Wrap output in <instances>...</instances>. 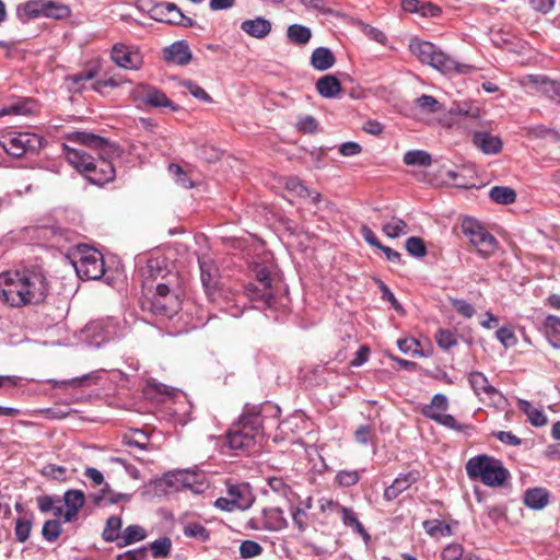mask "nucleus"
Here are the masks:
<instances>
[{
    "mask_svg": "<svg viewBox=\"0 0 560 560\" xmlns=\"http://www.w3.org/2000/svg\"><path fill=\"white\" fill-rule=\"evenodd\" d=\"M66 139L97 154L96 159L82 148L71 147L67 143L62 144V151L69 164L91 184L103 186L115 179L116 170L112 160L120 154L119 147L116 143L85 131L67 133Z\"/></svg>",
    "mask_w": 560,
    "mask_h": 560,
    "instance_id": "1",
    "label": "nucleus"
},
{
    "mask_svg": "<svg viewBox=\"0 0 560 560\" xmlns=\"http://www.w3.org/2000/svg\"><path fill=\"white\" fill-rule=\"evenodd\" d=\"M49 290L47 272L39 265H22L0 273V299L12 307L40 305Z\"/></svg>",
    "mask_w": 560,
    "mask_h": 560,
    "instance_id": "2",
    "label": "nucleus"
},
{
    "mask_svg": "<svg viewBox=\"0 0 560 560\" xmlns=\"http://www.w3.org/2000/svg\"><path fill=\"white\" fill-rule=\"evenodd\" d=\"M409 48L421 62L430 65L442 73L469 74L475 70L470 65L459 63L430 42L413 39Z\"/></svg>",
    "mask_w": 560,
    "mask_h": 560,
    "instance_id": "3",
    "label": "nucleus"
},
{
    "mask_svg": "<svg viewBox=\"0 0 560 560\" xmlns=\"http://www.w3.org/2000/svg\"><path fill=\"white\" fill-rule=\"evenodd\" d=\"M229 446L236 451L250 452L261 440V418L259 411L243 413L228 433Z\"/></svg>",
    "mask_w": 560,
    "mask_h": 560,
    "instance_id": "4",
    "label": "nucleus"
},
{
    "mask_svg": "<svg viewBox=\"0 0 560 560\" xmlns=\"http://www.w3.org/2000/svg\"><path fill=\"white\" fill-rule=\"evenodd\" d=\"M466 471L470 479H478L488 487L501 486L509 477L502 463L487 455L471 457L466 463Z\"/></svg>",
    "mask_w": 560,
    "mask_h": 560,
    "instance_id": "5",
    "label": "nucleus"
},
{
    "mask_svg": "<svg viewBox=\"0 0 560 560\" xmlns=\"http://www.w3.org/2000/svg\"><path fill=\"white\" fill-rule=\"evenodd\" d=\"M460 231L481 257L488 258L495 252L498 245L495 237L478 220L470 217L464 218Z\"/></svg>",
    "mask_w": 560,
    "mask_h": 560,
    "instance_id": "6",
    "label": "nucleus"
},
{
    "mask_svg": "<svg viewBox=\"0 0 560 560\" xmlns=\"http://www.w3.org/2000/svg\"><path fill=\"white\" fill-rule=\"evenodd\" d=\"M142 310L155 316L172 318L180 308V301L177 295L171 294L170 287L159 283L152 298L142 301Z\"/></svg>",
    "mask_w": 560,
    "mask_h": 560,
    "instance_id": "7",
    "label": "nucleus"
},
{
    "mask_svg": "<svg viewBox=\"0 0 560 560\" xmlns=\"http://www.w3.org/2000/svg\"><path fill=\"white\" fill-rule=\"evenodd\" d=\"M447 409V397L444 394H436L430 404L422 408L421 412L425 418L455 431L467 432L471 429L467 424H460L452 415L446 413Z\"/></svg>",
    "mask_w": 560,
    "mask_h": 560,
    "instance_id": "8",
    "label": "nucleus"
},
{
    "mask_svg": "<svg viewBox=\"0 0 560 560\" xmlns=\"http://www.w3.org/2000/svg\"><path fill=\"white\" fill-rule=\"evenodd\" d=\"M77 275L83 280H98L105 273L103 255L93 248H79V259L74 262Z\"/></svg>",
    "mask_w": 560,
    "mask_h": 560,
    "instance_id": "9",
    "label": "nucleus"
},
{
    "mask_svg": "<svg viewBox=\"0 0 560 560\" xmlns=\"http://www.w3.org/2000/svg\"><path fill=\"white\" fill-rule=\"evenodd\" d=\"M43 145V139L33 132H18L3 137L1 147L4 151L14 156L21 158L26 153L36 152Z\"/></svg>",
    "mask_w": 560,
    "mask_h": 560,
    "instance_id": "10",
    "label": "nucleus"
},
{
    "mask_svg": "<svg viewBox=\"0 0 560 560\" xmlns=\"http://www.w3.org/2000/svg\"><path fill=\"white\" fill-rule=\"evenodd\" d=\"M200 268V279L202 287L209 296L213 300L220 284V270L214 260L209 255H201L198 257Z\"/></svg>",
    "mask_w": 560,
    "mask_h": 560,
    "instance_id": "11",
    "label": "nucleus"
},
{
    "mask_svg": "<svg viewBox=\"0 0 560 560\" xmlns=\"http://www.w3.org/2000/svg\"><path fill=\"white\" fill-rule=\"evenodd\" d=\"M133 98L138 106L171 107L173 110L177 108L163 91L148 84H138L133 90Z\"/></svg>",
    "mask_w": 560,
    "mask_h": 560,
    "instance_id": "12",
    "label": "nucleus"
},
{
    "mask_svg": "<svg viewBox=\"0 0 560 560\" xmlns=\"http://www.w3.org/2000/svg\"><path fill=\"white\" fill-rule=\"evenodd\" d=\"M522 84L525 86L532 85L537 92L542 93L549 100L560 103V82L549 80L544 75H526L522 80Z\"/></svg>",
    "mask_w": 560,
    "mask_h": 560,
    "instance_id": "13",
    "label": "nucleus"
},
{
    "mask_svg": "<svg viewBox=\"0 0 560 560\" xmlns=\"http://www.w3.org/2000/svg\"><path fill=\"white\" fill-rule=\"evenodd\" d=\"M110 57L117 66L125 69H138L142 63V57L139 51L122 44H117L113 47Z\"/></svg>",
    "mask_w": 560,
    "mask_h": 560,
    "instance_id": "14",
    "label": "nucleus"
},
{
    "mask_svg": "<svg viewBox=\"0 0 560 560\" xmlns=\"http://www.w3.org/2000/svg\"><path fill=\"white\" fill-rule=\"evenodd\" d=\"M226 494L229 495V500H231L237 509L246 510L248 509L254 498L252 495L250 488L248 483H226Z\"/></svg>",
    "mask_w": 560,
    "mask_h": 560,
    "instance_id": "15",
    "label": "nucleus"
},
{
    "mask_svg": "<svg viewBox=\"0 0 560 560\" xmlns=\"http://www.w3.org/2000/svg\"><path fill=\"white\" fill-rule=\"evenodd\" d=\"M418 480L417 472L400 474L390 486L384 490V499L386 501H393L398 498L399 494L409 489Z\"/></svg>",
    "mask_w": 560,
    "mask_h": 560,
    "instance_id": "16",
    "label": "nucleus"
},
{
    "mask_svg": "<svg viewBox=\"0 0 560 560\" xmlns=\"http://www.w3.org/2000/svg\"><path fill=\"white\" fill-rule=\"evenodd\" d=\"M472 143L485 154H498L502 150V141L498 136L487 131H476L472 135Z\"/></svg>",
    "mask_w": 560,
    "mask_h": 560,
    "instance_id": "17",
    "label": "nucleus"
},
{
    "mask_svg": "<svg viewBox=\"0 0 560 560\" xmlns=\"http://www.w3.org/2000/svg\"><path fill=\"white\" fill-rule=\"evenodd\" d=\"M164 58L168 62L185 66L191 60L192 56L186 42L179 40L165 48Z\"/></svg>",
    "mask_w": 560,
    "mask_h": 560,
    "instance_id": "18",
    "label": "nucleus"
},
{
    "mask_svg": "<svg viewBox=\"0 0 560 560\" xmlns=\"http://www.w3.org/2000/svg\"><path fill=\"white\" fill-rule=\"evenodd\" d=\"M245 294L250 301L260 302L268 308H273L276 299L273 295L272 288H266L265 290L257 283H248L245 287Z\"/></svg>",
    "mask_w": 560,
    "mask_h": 560,
    "instance_id": "19",
    "label": "nucleus"
},
{
    "mask_svg": "<svg viewBox=\"0 0 560 560\" xmlns=\"http://www.w3.org/2000/svg\"><path fill=\"white\" fill-rule=\"evenodd\" d=\"M468 382L475 394L479 397L493 398L499 394L498 389L489 384L488 378L481 372L475 371L469 373Z\"/></svg>",
    "mask_w": 560,
    "mask_h": 560,
    "instance_id": "20",
    "label": "nucleus"
},
{
    "mask_svg": "<svg viewBox=\"0 0 560 560\" xmlns=\"http://www.w3.org/2000/svg\"><path fill=\"white\" fill-rule=\"evenodd\" d=\"M63 501L67 510L63 514L65 522H71L84 505L85 497L81 490H68L63 494Z\"/></svg>",
    "mask_w": 560,
    "mask_h": 560,
    "instance_id": "21",
    "label": "nucleus"
},
{
    "mask_svg": "<svg viewBox=\"0 0 560 560\" xmlns=\"http://www.w3.org/2000/svg\"><path fill=\"white\" fill-rule=\"evenodd\" d=\"M261 514L264 529L281 530L288 526L283 511L280 508H266Z\"/></svg>",
    "mask_w": 560,
    "mask_h": 560,
    "instance_id": "22",
    "label": "nucleus"
},
{
    "mask_svg": "<svg viewBox=\"0 0 560 560\" xmlns=\"http://www.w3.org/2000/svg\"><path fill=\"white\" fill-rule=\"evenodd\" d=\"M241 30L255 38H265L271 32V23L265 18L245 20L241 24Z\"/></svg>",
    "mask_w": 560,
    "mask_h": 560,
    "instance_id": "23",
    "label": "nucleus"
},
{
    "mask_svg": "<svg viewBox=\"0 0 560 560\" xmlns=\"http://www.w3.org/2000/svg\"><path fill=\"white\" fill-rule=\"evenodd\" d=\"M154 14L160 21L168 24H179L184 21L185 15L182 11L171 2H164L154 8Z\"/></svg>",
    "mask_w": 560,
    "mask_h": 560,
    "instance_id": "24",
    "label": "nucleus"
},
{
    "mask_svg": "<svg viewBox=\"0 0 560 560\" xmlns=\"http://www.w3.org/2000/svg\"><path fill=\"white\" fill-rule=\"evenodd\" d=\"M316 90L320 96L332 98L340 93L341 84L335 75L326 74L317 80Z\"/></svg>",
    "mask_w": 560,
    "mask_h": 560,
    "instance_id": "25",
    "label": "nucleus"
},
{
    "mask_svg": "<svg viewBox=\"0 0 560 560\" xmlns=\"http://www.w3.org/2000/svg\"><path fill=\"white\" fill-rule=\"evenodd\" d=\"M335 56L326 47L316 48L311 56V65L318 71H326L335 65Z\"/></svg>",
    "mask_w": 560,
    "mask_h": 560,
    "instance_id": "26",
    "label": "nucleus"
},
{
    "mask_svg": "<svg viewBox=\"0 0 560 560\" xmlns=\"http://www.w3.org/2000/svg\"><path fill=\"white\" fill-rule=\"evenodd\" d=\"M549 502V493L544 488H533L524 493V503L533 510H541Z\"/></svg>",
    "mask_w": 560,
    "mask_h": 560,
    "instance_id": "27",
    "label": "nucleus"
},
{
    "mask_svg": "<svg viewBox=\"0 0 560 560\" xmlns=\"http://www.w3.org/2000/svg\"><path fill=\"white\" fill-rule=\"evenodd\" d=\"M517 407L527 416V420L534 427H542L547 423L548 419L544 411L541 409L535 408L528 400L518 399Z\"/></svg>",
    "mask_w": 560,
    "mask_h": 560,
    "instance_id": "28",
    "label": "nucleus"
},
{
    "mask_svg": "<svg viewBox=\"0 0 560 560\" xmlns=\"http://www.w3.org/2000/svg\"><path fill=\"white\" fill-rule=\"evenodd\" d=\"M98 378L97 373H89L84 374L80 377H73L69 380H48L47 382L51 384V387L54 388H60V387H82L86 386L89 383H96Z\"/></svg>",
    "mask_w": 560,
    "mask_h": 560,
    "instance_id": "29",
    "label": "nucleus"
},
{
    "mask_svg": "<svg viewBox=\"0 0 560 560\" xmlns=\"http://www.w3.org/2000/svg\"><path fill=\"white\" fill-rule=\"evenodd\" d=\"M122 521L119 516H109L106 521L102 538L107 542L119 541Z\"/></svg>",
    "mask_w": 560,
    "mask_h": 560,
    "instance_id": "30",
    "label": "nucleus"
},
{
    "mask_svg": "<svg viewBox=\"0 0 560 560\" xmlns=\"http://www.w3.org/2000/svg\"><path fill=\"white\" fill-rule=\"evenodd\" d=\"M145 536L147 533L143 527L139 525H129L124 530L120 540L117 542V546L120 548L129 546L131 544L143 540Z\"/></svg>",
    "mask_w": 560,
    "mask_h": 560,
    "instance_id": "31",
    "label": "nucleus"
},
{
    "mask_svg": "<svg viewBox=\"0 0 560 560\" xmlns=\"http://www.w3.org/2000/svg\"><path fill=\"white\" fill-rule=\"evenodd\" d=\"M285 188L301 198H312L313 203H317L320 200V194L311 192L298 177L288 178L285 182Z\"/></svg>",
    "mask_w": 560,
    "mask_h": 560,
    "instance_id": "32",
    "label": "nucleus"
},
{
    "mask_svg": "<svg viewBox=\"0 0 560 560\" xmlns=\"http://www.w3.org/2000/svg\"><path fill=\"white\" fill-rule=\"evenodd\" d=\"M287 36L295 45H305L310 42L312 32L304 25L292 24L287 30Z\"/></svg>",
    "mask_w": 560,
    "mask_h": 560,
    "instance_id": "33",
    "label": "nucleus"
},
{
    "mask_svg": "<svg viewBox=\"0 0 560 560\" xmlns=\"http://www.w3.org/2000/svg\"><path fill=\"white\" fill-rule=\"evenodd\" d=\"M545 330L551 346L560 349V317L553 315L547 316Z\"/></svg>",
    "mask_w": 560,
    "mask_h": 560,
    "instance_id": "34",
    "label": "nucleus"
},
{
    "mask_svg": "<svg viewBox=\"0 0 560 560\" xmlns=\"http://www.w3.org/2000/svg\"><path fill=\"white\" fill-rule=\"evenodd\" d=\"M489 197L497 203L511 205L516 199V192L510 187L494 186L490 189Z\"/></svg>",
    "mask_w": 560,
    "mask_h": 560,
    "instance_id": "35",
    "label": "nucleus"
},
{
    "mask_svg": "<svg viewBox=\"0 0 560 560\" xmlns=\"http://www.w3.org/2000/svg\"><path fill=\"white\" fill-rule=\"evenodd\" d=\"M382 230L386 234V236L390 238H396L406 235L409 232L407 223L404 220L396 217L392 218L390 221L385 223Z\"/></svg>",
    "mask_w": 560,
    "mask_h": 560,
    "instance_id": "36",
    "label": "nucleus"
},
{
    "mask_svg": "<svg viewBox=\"0 0 560 560\" xmlns=\"http://www.w3.org/2000/svg\"><path fill=\"white\" fill-rule=\"evenodd\" d=\"M406 165L430 166L432 163L431 155L423 150H410L404 155Z\"/></svg>",
    "mask_w": 560,
    "mask_h": 560,
    "instance_id": "37",
    "label": "nucleus"
},
{
    "mask_svg": "<svg viewBox=\"0 0 560 560\" xmlns=\"http://www.w3.org/2000/svg\"><path fill=\"white\" fill-rule=\"evenodd\" d=\"M183 533L186 537L195 538L201 542L210 539V532L202 524L196 522L185 524Z\"/></svg>",
    "mask_w": 560,
    "mask_h": 560,
    "instance_id": "38",
    "label": "nucleus"
},
{
    "mask_svg": "<svg viewBox=\"0 0 560 560\" xmlns=\"http://www.w3.org/2000/svg\"><path fill=\"white\" fill-rule=\"evenodd\" d=\"M35 102L33 100H25L16 102L9 107H4L0 110V116L3 115H30L34 112Z\"/></svg>",
    "mask_w": 560,
    "mask_h": 560,
    "instance_id": "39",
    "label": "nucleus"
},
{
    "mask_svg": "<svg viewBox=\"0 0 560 560\" xmlns=\"http://www.w3.org/2000/svg\"><path fill=\"white\" fill-rule=\"evenodd\" d=\"M423 528L425 533L432 537L436 536H451L452 528L448 524H445L439 520H428L423 522Z\"/></svg>",
    "mask_w": 560,
    "mask_h": 560,
    "instance_id": "40",
    "label": "nucleus"
},
{
    "mask_svg": "<svg viewBox=\"0 0 560 560\" xmlns=\"http://www.w3.org/2000/svg\"><path fill=\"white\" fill-rule=\"evenodd\" d=\"M121 500H129V495L125 493H114L106 483L101 493L95 497V503L98 505L115 504Z\"/></svg>",
    "mask_w": 560,
    "mask_h": 560,
    "instance_id": "41",
    "label": "nucleus"
},
{
    "mask_svg": "<svg viewBox=\"0 0 560 560\" xmlns=\"http://www.w3.org/2000/svg\"><path fill=\"white\" fill-rule=\"evenodd\" d=\"M416 105L423 113L435 114L442 112L444 108L442 104L431 95H421L416 100Z\"/></svg>",
    "mask_w": 560,
    "mask_h": 560,
    "instance_id": "42",
    "label": "nucleus"
},
{
    "mask_svg": "<svg viewBox=\"0 0 560 560\" xmlns=\"http://www.w3.org/2000/svg\"><path fill=\"white\" fill-rule=\"evenodd\" d=\"M44 1H30L25 3L22 11L19 10V15L22 19L25 16L26 20L36 19L40 15L44 16Z\"/></svg>",
    "mask_w": 560,
    "mask_h": 560,
    "instance_id": "43",
    "label": "nucleus"
},
{
    "mask_svg": "<svg viewBox=\"0 0 560 560\" xmlns=\"http://www.w3.org/2000/svg\"><path fill=\"white\" fill-rule=\"evenodd\" d=\"M406 250L413 257L421 258L427 255V247L422 238L411 236L405 243Z\"/></svg>",
    "mask_w": 560,
    "mask_h": 560,
    "instance_id": "44",
    "label": "nucleus"
},
{
    "mask_svg": "<svg viewBox=\"0 0 560 560\" xmlns=\"http://www.w3.org/2000/svg\"><path fill=\"white\" fill-rule=\"evenodd\" d=\"M438 346L444 350H450L457 345V337L455 332L448 329H439L435 335Z\"/></svg>",
    "mask_w": 560,
    "mask_h": 560,
    "instance_id": "45",
    "label": "nucleus"
},
{
    "mask_svg": "<svg viewBox=\"0 0 560 560\" xmlns=\"http://www.w3.org/2000/svg\"><path fill=\"white\" fill-rule=\"evenodd\" d=\"M61 534V525L56 520L46 521L43 525L42 535L49 542L56 541Z\"/></svg>",
    "mask_w": 560,
    "mask_h": 560,
    "instance_id": "46",
    "label": "nucleus"
},
{
    "mask_svg": "<svg viewBox=\"0 0 560 560\" xmlns=\"http://www.w3.org/2000/svg\"><path fill=\"white\" fill-rule=\"evenodd\" d=\"M262 547L254 540H244L240 546V555L243 559H249L261 555Z\"/></svg>",
    "mask_w": 560,
    "mask_h": 560,
    "instance_id": "47",
    "label": "nucleus"
},
{
    "mask_svg": "<svg viewBox=\"0 0 560 560\" xmlns=\"http://www.w3.org/2000/svg\"><path fill=\"white\" fill-rule=\"evenodd\" d=\"M31 528L32 522L30 520L24 517L18 518L14 527L16 540L20 542L26 541L30 537Z\"/></svg>",
    "mask_w": 560,
    "mask_h": 560,
    "instance_id": "48",
    "label": "nucleus"
},
{
    "mask_svg": "<svg viewBox=\"0 0 560 560\" xmlns=\"http://www.w3.org/2000/svg\"><path fill=\"white\" fill-rule=\"evenodd\" d=\"M172 547V541L167 537H163L158 539L151 544V551L154 558H164L166 557Z\"/></svg>",
    "mask_w": 560,
    "mask_h": 560,
    "instance_id": "49",
    "label": "nucleus"
},
{
    "mask_svg": "<svg viewBox=\"0 0 560 560\" xmlns=\"http://www.w3.org/2000/svg\"><path fill=\"white\" fill-rule=\"evenodd\" d=\"M307 10H314L323 14H331L330 0H299Z\"/></svg>",
    "mask_w": 560,
    "mask_h": 560,
    "instance_id": "50",
    "label": "nucleus"
},
{
    "mask_svg": "<svg viewBox=\"0 0 560 560\" xmlns=\"http://www.w3.org/2000/svg\"><path fill=\"white\" fill-rule=\"evenodd\" d=\"M44 16L62 19L68 14V8L52 1H44Z\"/></svg>",
    "mask_w": 560,
    "mask_h": 560,
    "instance_id": "51",
    "label": "nucleus"
},
{
    "mask_svg": "<svg viewBox=\"0 0 560 560\" xmlns=\"http://www.w3.org/2000/svg\"><path fill=\"white\" fill-rule=\"evenodd\" d=\"M336 480L342 487H351L359 482L360 474L358 470H340Z\"/></svg>",
    "mask_w": 560,
    "mask_h": 560,
    "instance_id": "52",
    "label": "nucleus"
},
{
    "mask_svg": "<svg viewBox=\"0 0 560 560\" xmlns=\"http://www.w3.org/2000/svg\"><path fill=\"white\" fill-rule=\"evenodd\" d=\"M354 440L361 445H368L373 441V430L370 425L361 424L354 431Z\"/></svg>",
    "mask_w": 560,
    "mask_h": 560,
    "instance_id": "53",
    "label": "nucleus"
},
{
    "mask_svg": "<svg viewBox=\"0 0 560 560\" xmlns=\"http://www.w3.org/2000/svg\"><path fill=\"white\" fill-rule=\"evenodd\" d=\"M378 288L382 292V299L388 301L396 312L402 313L404 308L401 304L397 301L389 288L381 280H378Z\"/></svg>",
    "mask_w": 560,
    "mask_h": 560,
    "instance_id": "54",
    "label": "nucleus"
},
{
    "mask_svg": "<svg viewBox=\"0 0 560 560\" xmlns=\"http://www.w3.org/2000/svg\"><path fill=\"white\" fill-rule=\"evenodd\" d=\"M183 85L189 91V93L205 102H211V96L197 83L190 80L184 81Z\"/></svg>",
    "mask_w": 560,
    "mask_h": 560,
    "instance_id": "55",
    "label": "nucleus"
},
{
    "mask_svg": "<svg viewBox=\"0 0 560 560\" xmlns=\"http://www.w3.org/2000/svg\"><path fill=\"white\" fill-rule=\"evenodd\" d=\"M464 548L459 544H451L442 551V560H462Z\"/></svg>",
    "mask_w": 560,
    "mask_h": 560,
    "instance_id": "56",
    "label": "nucleus"
},
{
    "mask_svg": "<svg viewBox=\"0 0 560 560\" xmlns=\"http://www.w3.org/2000/svg\"><path fill=\"white\" fill-rule=\"evenodd\" d=\"M451 303L453 307L457 311V313L463 315L464 317L470 318L474 316L475 308L470 303L458 299H452Z\"/></svg>",
    "mask_w": 560,
    "mask_h": 560,
    "instance_id": "57",
    "label": "nucleus"
},
{
    "mask_svg": "<svg viewBox=\"0 0 560 560\" xmlns=\"http://www.w3.org/2000/svg\"><path fill=\"white\" fill-rule=\"evenodd\" d=\"M43 475L56 479V480H63L66 478V468L62 466H58L55 464H49L43 468Z\"/></svg>",
    "mask_w": 560,
    "mask_h": 560,
    "instance_id": "58",
    "label": "nucleus"
},
{
    "mask_svg": "<svg viewBox=\"0 0 560 560\" xmlns=\"http://www.w3.org/2000/svg\"><path fill=\"white\" fill-rule=\"evenodd\" d=\"M136 438H124V443L128 446H136L140 450H145L148 445V436L140 430L135 432Z\"/></svg>",
    "mask_w": 560,
    "mask_h": 560,
    "instance_id": "59",
    "label": "nucleus"
},
{
    "mask_svg": "<svg viewBox=\"0 0 560 560\" xmlns=\"http://www.w3.org/2000/svg\"><path fill=\"white\" fill-rule=\"evenodd\" d=\"M162 264L163 261L160 260L159 258L149 259L143 273L150 278H156L159 275L163 272Z\"/></svg>",
    "mask_w": 560,
    "mask_h": 560,
    "instance_id": "60",
    "label": "nucleus"
},
{
    "mask_svg": "<svg viewBox=\"0 0 560 560\" xmlns=\"http://www.w3.org/2000/svg\"><path fill=\"white\" fill-rule=\"evenodd\" d=\"M530 8L541 14L549 13L555 7V0H528Z\"/></svg>",
    "mask_w": 560,
    "mask_h": 560,
    "instance_id": "61",
    "label": "nucleus"
},
{
    "mask_svg": "<svg viewBox=\"0 0 560 560\" xmlns=\"http://www.w3.org/2000/svg\"><path fill=\"white\" fill-rule=\"evenodd\" d=\"M147 548L141 547L138 549L128 550L117 556L116 560H145Z\"/></svg>",
    "mask_w": 560,
    "mask_h": 560,
    "instance_id": "62",
    "label": "nucleus"
},
{
    "mask_svg": "<svg viewBox=\"0 0 560 560\" xmlns=\"http://www.w3.org/2000/svg\"><path fill=\"white\" fill-rule=\"evenodd\" d=\"M296 127L303 132H314L317 129V121L313 116H304L299 119Z\"/></svg>",
    "mask_w": 560,
    "mask_h": 560,
    "instance_id": "63",
    "label": "nucleus"
},
{
    "mask_svg": "<svg viewBox=\"0 0 560 560\" xmlns=\"http://www.w3.org/2000/svg\"><path fill=\"white\" fill-rule=\"evenodd\" d=\"M268 485L273 492H277L283 497H287L291 489L284 483L281 478L272 477L269 478Z\"/></svg>",
    "mask_w": 560,
    "mask_h": 560,
    "instance_id": "64",
    "label": "nucleus"
}]
</instances>
